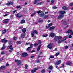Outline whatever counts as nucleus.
I'll return each mask as SVG.
<instances>
[{
  "label": "nucleus",
  "instance_id": "nucleus-1",
  "mask_svg": "<svg viewBox=\"0 0 73 73\" xmlns=\"http://www.w3.org/2000/svg\"><path fill=\"white\" fill-rule=\"evenodd\" d=\"M34 33H35V34H37L38 33V31L36 30H33V32L31 33V36L32 37H34Z\"/></svg>",
  "mask_w": 73,
  "mask_h": 73
},
{
  "label": "nucleus",
  "instance_id": "nucleus-2",
  "mask_svg": "<svg viewBox=\"0 0 73 73\" xmlns=\"http://www.w3.org/2000/svg\"><path fill=\"white\" fill-rule=\"evenodd\" d=\"M41 68L38 67V68H35L34 70H33L31 71V73H35L36 72V70H38V69H41Z\"/></svg>",
  "mask_w": 73,
  "mask_h": 73
},
{
  "label": "nucleus",
  "instance_id": "nucleus-3",
  "mask_svg": "<svg viewBox=\"0 0 73 73\" xmlns=\"http://www.w3.org/2000/svg\"><path fill=\"white\" fill-rule=\"evenodd\" d=\"M62 38L61 36H56L55 37L54 40L55 41H57L59 39H61Z\"/></svg>",
  "mask_w": 73,
  "mask_h": 73
},
{
  "label": "nucleus",
  "instance_id": "nucleus-4",
  "mask_svg": "<svg viewBox=\"0 0 73 73\" xmlns=\"http://www.w3.org/2000/svg\"><path fill=\"white\" fill-rule=\"evenodd\" d=\"M50 36L51 37H54L55 36V33L52 32H51L50 34Z\"/></svg>",
  "mask_w": 73,
  "mask_h": 73
},
{
  "label": "nucleus",
  "instance_id": "nucleus-5",
  "mask_svg": "<svg viewBox=\"0 0 73 73\" xmlns=\"http://www.w3.org/2000/svg\"><path fill=\"white\" fill-rule=\"evenodd\" d=\"M66 33H70L71 35H73V32L72 31V30L71 29L69 30L68 31L66 32Z\"/></svg>",
  "mask_w": 73,
  "mask_h": 73
},
{
  "label": "nucleus",
  "instance_id": "nucleus-6",
  "mask_svg": "<svg viewBox=\"0 0 73 73\" xmlns=\"http://www.w3.org/2000/svg\"><path fill=\"white\" fill-rule=\"evenodd\" d=\"M52 45H53V43H50L47 46V47L48 48L51 49L52 48Z\"/></svg>",
  "mask_w": 73,
  "mask_h": 73
},
{
  "label": "nucleus",
  "instance_id": "nucleus-7",
  "mask_svg": "<svg viewBox=\"0 0 73 73\" xmlns=\"http://www.w3.org/2000/svg\"><path fill=\"white\" fill-rule=\"evenodd\" d=\"M22 16H23V15H20V13H18L16 14V17L18 18H20V17H21Z\"/></svg>",
  "mask_w": 73,
  "mask_h": 73
},
{
  "label": "nucleus",
  "instance_id": "nucleus-8",
  "mask_svg": "<svg viewBox=\"0 0 73 73\" xmlns=\"http://www.w3.org/2000/svg\"><path fill=\"white\" fill-rule=\"evenodd\" d=\"M13 2H9L6 4V5L8 6L10 5H13Z\"/></svg>",
  "mask_w": 73,
  "mask_h": 73
},
{
  "label": "nucleus",
  "instance_id": "nucleus-9",
  "mask_svg": "<svg viewBox=\"0 0 73 73\" xmlns=\"http://www.w3.org/2000/svg\"><path fill=\"white\" fill-rule=\"evenodd\" d=\"M30 47H29L28 48H27V51H28V50H29V49H30V48H32V47H33V44H32L31 43L30 44Z\"/></svg>",
  "mask_w": 73,
  "mask_h": 73
},
{
  "label": "nucleus",
  "instance_id": "nucleus-10",
  "mask_svg": "<svg viewBox=\"0 0 73 73\" xmlns=\"http://www.w3.org/2000/svg\"><path fill=\"white\" fill-rule=\"evenodd\" d=\"M28 56V54L27 53H23L22 54V56L24 57H25L26 56Z\"/></svg>",
  "mask_w": 73,
  "mask_h": 73
},
{
  "label": "nucleus",
  "instance_id": "nucleus-11",
  "mask_svg": "<svg viewBox=\"0 0 73 73\" xmlns=\"http://www.w3.org/2000/svg\"><path fill=\"white\" fill-rule=\"evenodd\" d=\"M15 61L16 62H18V65H20L21 64V61L20 60L18 61L17 60H15Z\"/></svg>",
  "mask_w": 73,
  "mask_h": 73
},
{
  "label": "nucleus",
  "instance_id": "nucleus-12",
  "mask_svg": "<svg viewBox=\"0 0 73 73\" xmlns=\"http://www.w3.org/2000/svg\"><path fill=\"white\" fill-rule=\"evenodd\" d=\"M59 13L60 14L62 15V14H64V13H66V12H65V11H60L59 12Z\"/></svg>",
  "mask_w": 73,
  "mask_h": 73
},
{
  "label": "nucleus",
  "instance_id": "nucleus-13",
  "mask_svg": "<svg viewBox=\"0 0 73 73\" xmlns=\"http://www.w3.org/2000/svg\"><path fill=\"white\" fill-rule=\"evenodd\" d=\"M9 19H5V21L3 22V23L8 24V20Z\"/></svg>",
  "mask_w": 73,
  "mask_h": 73
},
{
  "label": "nucleus",
  "instance_id": "nucleus-14",
  "mask_svg": "<svg viewBox=\"0 0 73 73\" xmlns=\"http://www.w3.org/2000/svg\"><path fill=\"white\" fill-rule=\"evenodd\" d=\"M61 61L60 60H58L56 62V63L55 64L56 65H58L60 64L61 63Z\"/></svg>",
  "mask_w": 73,
  "mask_h": 73
},
{
  "label": "nucleus",
  "instance_id": "nucleus-15",
  "mask_svg": "<svg viewBox=\"0 0 73 73\" xmlns=\"http://www.w3.org/2000/svg\"><path fill=\"white\" fill-rule=\"evenodd\" d=\"M1 41L3 43H5L7 42V40H6L5 39H2Z\"/></svg>",
  "mask_w": 73,
  "mask_h": 73
},
{
  "label": "nucleus",
  "instance_id": "nucleus-16",
  "mask_svg": "<svg viewBox=\"0 0 73 73\" xmlns=\"http://www.w3.org/2000/svg\"><path fill=\"white\" fill-rule=\"evenodd\" d=\"M55 29V27L54 26H52L49 29L50 31H52V30H53V29Z\"/></svg>",
  "mask_w": 73,
  "mask_h": 73
},
{
  "label": "nucleus",
  "instance_id": "nucleus-17",
  "mask_svg": "<svg viewBox=\"0 0 73 73\" xmlns=\"http://www.w3.org/2000/svg\"><path fill=\"white\" fill-rule=\"evenodd\" d=\"M41 0H36L35 1H34V4H37V1H38V2H40V1Z\"/></svg>",
  "mask_w": 73,
  "mask_h": 73
},
{
  "label": "nucleus",
  "instance_id": "nucleus-18",
  "mask_svg": "<svg viewBox=\"0 0 73 73\" xmlns=\"http://www.w3.org/2000/svg\"><path fill=\"white\" fill-rule=\"evenodd\" d=\"M72 64V63L71 62L68 61L66 63V65H70Z\"/></svg>",
  "mask_w": 73,
  "mask_h": 73
},
{
  "label": "nucleus",
  "instance_id": "nucleus-19",
  "mask_svg": "<svg viewBox=\"0 0 73 73\" xmlns=\"http://www.w3.org/2000/svg\"><path fill=\"white\" fill-rule=\"evenodd\" d=\"M64 17V15L61 14L58 17V19H60V18H62Z\"/></svg>",
  "mask_w": 73,
  "mask_h": 73
},
{
  "label": "nucleus",
  "instance_id": "nucleus-20",
  "mask_svg": "<svg viewBox=\"0 0 73 73\" xmlns=\"http://www.w3.org/2000/svg\"><path fill=\"white\" fill-rule=\"evenodd\" d=\"M62 9L64 10H67L68 9V8L66 7V6H64L62 7Z\"/></svg>",
  "mask_w": 73,
  "mask_h": 73
},
{
  "label": "nucleus",
  "instance_id": "nucleus-21",
  "mask_svg": "<svg viewBox=\"0 0 73 73\" xmlns=\"http://www.w3.org/2000/svg\"><path fill=\"white\" fill-rule=\"evenodd\" d=\"M8 48L9 49H11L12 50H13V48H12V45H11L8 46Z\"/></svg>",
  "mask_w": 73,
  "mask_h": 73
},
{
  "label": "nucleus",
  "instance_id": "nucleus-22",
  "mask_svg": "<svg viewBox=\"0 0 73 73\" xmlns=\"http://www.w3.org/2000/svg\"><path fill=\"white\" fill-rule=\"evenodd\" d=\"M41 45H40L38 46V47L37 48V51H39V50H40L41 48Z\"/></svg>",
  "mask_w": 73,
  "mask_h": 73
},
{
  "label": "nucleus",
  "instance_id": "nucleus-23",
  "mask_svg": "<svg viewBox=\"0 0 73 73\" xmlns=\"http://www.w3.org/2000/svg\"><path fill=\"white\" fill-rule=\"evenodd\" d=\"M5 66H2L0 68V70H3V69H4L5 68Z\"/></svg>",
  "mask_w": 73,
  "mask_h": 73
},
{
  "label": "nucleus",
  "instance_id": "nucleus-24",
  "mask_svg": "<svg viewBox=\"0 0 73 73\" xmlns=\"http://www.w3.org/2000/svg\"><path fill=\"white\" fill-rule=\"evenodd\" d=\"M22 32L23 33H25L26 32V28H23L22 29Z\"/></svg>",
  "mask_w": 73,
  "mask_h": 73
},
{
  "label": "nucleus",
  "instance_id": "nucleus-25",
  "mask_svg": "<svg viewBox=\"0 0 73 73\" xmlns=\"http://www.w3.org/2000/svg\"><path fill=\"white\" fill-rule=\"evenodd\" d=\"M21 24H24L25 23V21L24 19L22 20L21 21Z\"/></svg>",
  "mask_w": 73,
  "mask_h": 73
},
{
  "label": "nucleus",
  "instance_id": "nucleus-26",
  "mask_svg": "<svg viewBox=\"0 0 73 73\" xmlns=\"http://www.w3.org/2000/svg\"><path fill=\"white\" fill-rule=\"evenodd\" d=\"M67 22L66 21H64L63 23H62V25H67Z\"/></svg>",
  "mask_w": 73,
  "mask_h": 73
},
{
  "label": "nucleus",
  "instance_id": "nucleus-27",
  "mask_svg": "<svg viewBox=\"0 0 73 73\" xmlns=\"http://www.w3.org/2000/svg\"><path fill=\"white\" fill-rule=\"evenodd\" d=\"M48 35V34H46V35H42L43 37H47Z\"/></svg>",
  "mask_w": 73,
  "mask_h": 73
},
{
  "label": "nucleus",
  "instance_id": "nucleus-28",
  "mask_svg": "<svg viewBox=\"0 0 73 73\" xmlns=\"http://www.w3.org/2000/svg\"><path fill=\"white\" fill-rule=\"evenodd\" d=\"M37 13V12L36 11H35L33 13V14H32L31 15V17H32V16H33L35 15V13Z\"/></svg>",
  "mask_w": 73,
  "mask_h": 73
},
{
  "label": "nucleus",
  "instance_id": "nucleus-29",
  "mask_svg": "<svg viewBox=\"0 0 73 73\" xmlns=\"http://www.w3.org/2000/svg\"><path fill=\"white\" fill-rule=\"evenodd\" d=\"M49 69L50 70H52V69H53V66H49Z\"/></svg>",
  "mask_w": 73,
  "mask_h": 73
},
{
  "label": "nucleus",
  "instance_id": "nucleus-30",
  "mask_svg": "<svg viewBox=\"0 0 73 73\" xmlns=\"http://www.w3.org/2000/svg\"><path fill=\"white\" fill-rule=\"evenodd\" d=\"M21 37L22 38H24V37H25V34H22L21 35Z\"/></svg>",
  "mask_w": 73,
  "mask_h": 73
},
{
  "label": "nucleus",
  "instance_id": "nucleus-31",
  "mask_svg": "<svg viewBox=\"0 0 73 73\" xmlns=\"http://www.w3.org/2000/svg\"><path fill=\"white\" fill-rule=\"evenodd\" d=\"M35 62H36L37 63H40V61H39L38 60H37L35 61Z\"/></svg>",
  "mask_w": 73,
  "mask_h": 73
},
{
  "label": "nucleus",
  "instance_id": "nucleus-32",
  "mask_svg": "<svg viewBox=\"0 0 73 73\" xmlns=\"http://www.w3.org/2000/svg\"><path fill=\"white\" fill-rule=\"evenodd\" d=\"M3 46L2 47L1 49L2 50H3V49H4L5 48V46H4V44L3 45Z\"/></svg>",
  "mask_w": 73,
  "mask_h": 73
},
{
  "label": "nucleus",
  "instance_id": "nucleus-33",
  "mask_svg": "<svg viewBox=\"0 0 73 73\" xmlns=\"http://www.w3.org/2000/svg\"><path fill=\"white\" fill-rule=\"evenodd\" d=\"M39 16L40 17H44V15L42 13L39 14Z\"/></svg>",
  "mask_w": 73,
  "mask_h": 73
},
{
  "label": "nucleus",
  "instance_id": "nucleus-34",
  "mask_svg": "<svg viewBox=\"0 0 73 73\" xmlns=\"http://www.w3.org/2000/svg\"><path fill=\"white\" fill-rule=\"evenodd\" d=\"M42 4V2H40L37 4V5H41Z\"/></svg>",
  "mask_w": 73,
  "mask_h": 73
},
{
  "label": "nucleus",
  "instance_id": "nucleus-35",
  "mask_svg": "<svg viewBox=\"0 0 73 73\" xmlns=\"http://www.w3.org/2000/svg\"><path fill=\"white\" fill-rule=\"evenodd\" d=\"M16 43L17 44H20L21 43V41H17L16 42Z\"/></svg>",
  "mask_w": 73,
  "mask_h": 73
},
{
  "label": "nucleus",
  "instance_id": "nucleus-36",
  "mask_svg": "<svg viewBox=\"0 0 73 73\" xmlns=\"http://www.w3.org/2000/svg\"><path fill=\"white\" fill-rule=\"evenodd\" d=\"M59 53H56L55 54V56H58L59 55Z\"/></svg>",
  "mask_w": 73,
  "mask_h": 73
},
{
  "label": "nucleus",
  "instance_id": "nucleus-37",
  "mask_svg": "<svg viewBox=\"0 0 73 73\" xmlns=\"http://www.w3.org/2000/svg\"><path fill=\"white\" fill-rule=\"evenodd\" d=\"M63 41V40H60L58 41V43H61V42H62Z\"/></svg>",
  "mask_w": 73,
  "mask_h": 73
},
{
  "label": "nucleus",
  "instance_id": "nucleus-38",
  "mask_svg": "<svg viewBox=\"0 0 73 73\" xmlns=\"http://www.w3.org/2000/svg\"><path fill=\"white\" fill-rule=\"evenodd\" d=\"M37 45H38V44H37V43H35L34 44V46H37Z\"/></svg>",
  "mask_w": 73,
  "mask_h": 73
},
{
  "label": "nucleus",
  "instance_id": "nucleus-39",
  "mask_svg": "<svg viewBox=\"0 0 73 73\" xmlns=\"http://www.w3.org/2000/svg\"><path fill=\"white\" fill-rule=\"evenodd\" d=\"M38 21L40 23H42V22H43V20H42L39 19L38 20Z\"/></svg>",
  "mask_w": 73,
  "mask_h": 73
},
{
  "label": "nucleus",
  "instance_id": "nucleus-40",
  "mask_svg": "<svg viewBox=\"0 0 73 73\" xmlns=\"http://www.w3.org/2000/svg\"><path fill=\"white\" fill-rule=\"evenodd\" d=\"M72 35H71V34L70 35L68 36L69 38H72Z\"/></svg>",
  "mask_w": 73,
  "mask_h": 73
},
{
  "label": "nucleus",
  "instance_id": "nucleus-41",
  "mask_svg": "<svg viewBox=\"0 0 73 73\" xmlns=\"http://www.w3.org/2000/svg\"><path fill=\"white\" fill-rule=\"evenodd\" d=\"M38 43L39 44H41V41L40 40H38Z\"/></svg>",
  "mask_w": 73,
  "mask_h": 73
},
{
  "label": "nucleus",
  "instance_id": "nucleus-42",
  "mask_svg": "<svg viewBox=\"0 0 73 73\" xmlns=\"http://www.w3.org/2000/svg\"><path fill=\"white\" fill-rule=\"evenodd\" d=\"M52 25H53V24L51 23L49 24L48 25V26H49L50 27H51V26H52Z\"/></svg>",
  "mask_w": 73,
  "mask_h": 73
},
{
  "label": "nucleus",
  "instance_id": "nucleus-43",
  "mask_svg": "<svg viewBox=\"0 0 73 73\" xmlns=\"http://www.w3.org/2000/svg\"><path fill=\"white\" fill-rule=\"evenodd\" d=\"M54 56H50V58H54Z\"/></svg>",
  "mask_w": 73,
  "mask_h": 73
},
{
  "label": "nucleus",
  "instance_id": "nucleus-44",
  "mask_svg": "<svg viewBox=\"0 0 73 73\" xmlns=\"http://www.w3.org/2000/svg\"><path fill=\"white\" fill-rule=\"evenodd\" d=\"M6 32H7V30L6 29H5L3 31V33H5Z\"/></svg>",
  "mask_w": 73,
  "mask_h": 73
},
{
  "label": "nucleus",
  "instance_id": "nucleus-45",
  "mask_svg": "<svg viewBox=\"0 0 73 73\" xmlns=\"http://www.w3.org/2000/svg\"><path fill=\"white\" fill-rule=\"evenodd\" d=\"M45 69H43L42 71H41V73H43L45 72Z\"/></svg>",
  "mask_w": 73,
  "mask_h": 73
},
{
  "label": "nucleus",
  "instance_id": "nucleus-46",
  "mask_svg": "<svg viewBox=\"0 0 73 73\" xmlns=\"http://www.w3.org/2000/svg\"><path fill=\"white\" fill-rule=\"evenodd\" d=\"M41 13V11L40 10H39L37 12V13L39 14V13Z\"/></svg>",
  "mask_w": 73,
  "mask_h": 73
},
{
  "label": "nucleus",
  "instance_id": "nucleus-47",
  "mask_svg": "<svg viewBox=\"0 0 73 73\" xmlns=\"http://www.w3.org/2000/svg\"><path fill=\"white\" fill-rule=\"evenodd\" d=\"M48 15H46L44 17L45 18H48Z\"/></svg>",
  "mask_w": 73,
  "mask_h": 73
},
{
  "label": "nucleus",
  "instance_id": "nucleus-48",
  "mask_svg": "<svg viewBox=\"0 0 73 73\" xmlns=\"http://www.w3.org/2000/svg\"><path fill=\"white\" fill-rule=\"evenodd\" d=\"M53 9H57V7L56 6H54L53 7Z\"/></svg>",
  "mask_w": 73,
  "mask_h": 73
},
{
  "label": "nucleus",
  "instance_id": "nucleus-49",
  "mask_svg": "<svg viewBox=\"0 0 73 73\" xmlns=\"http://www.w3.org/2000/svg\"><path fill=\"white\" fill-rule=\"evenodd\" d=\"M16 8H17V9L21 8H20V6H17L16 7Z\"/></svg>",
  "mask_w": 73,
  "mask_h": 73
},
{
  "label": "nucleus",
  "instance_id": "nucleus-50",
  "mask_svg": "<svg viewBox=\"0 0 73 73\" xmlns=\"http://www.w3.org/2000/svg\"><path fill=\"white\" fill-rule=\"evenodd\" d=\"M69 25H67L66 27L64 28V29H66V28H68V27H69Z\"/></svg>",
  "mask_w": 73,
  "mask_h": 73
},
{
  "label": "nucleus",
  "instance_id": "nucleus-51",
  "mask_svg": "<svg viewBox=\"0 0 73 73\" xmlns=\"http://www.w3.org/2000/svg\"><path fill=\"white\" fill-rule=\"evenodd\" d=\"M70 6H73V3H71L70 4Z\"/></svg>",
  "mask_w": 73,
  "mask_h": 73
},
{
  "label": "nucleus",
  "instance_id": "nucleus-52",
  "mask_svg": "<svg viewBox=\"0 0 73 73\" xmlns=\"http://www.w3.org/2000/svg\"><path fill=\"white\" fill-rule=\"evenodd\" d=\"M13 39L14 40L16 41V40H17V38L16 37H14L13 38Z\"/></svg>",
  "mask_w": 73,
  "mask_h": 73
},
{
  "label": "nucleus",
  "instance_id": "nucleus-53",
  "mask_svg": "<svg viewBox=\"0 0 73 73\" xmlns=\"http://www.w3.org/2000/svg\"><path fill=\"white\" fill-rule=\"evenodd\" d=\"M16 12V10H14V11L13 12V14H14V13H15V12Z\"/></svg>",
  "mask_w": 73,
  "mask_h": 73
},
{
  "label": "nucleus",
  "instance_id": "nucleus-54",
  "mask_svg": "<svg viewBox=\"0 0 73 73\" xmlns=\"http://www.w3.org/2000/svg\"><path fill=\"white\" fill-rule=\"evenodd\" d=\"M14 16L13 15H12L10 17L11 19H12L13 18Z\"/></svg>",
  "mask_w": 73,
  "mask_h": 73
},
{
  "label": "nucleus",
  "instance_id": "nucleus-55",
  "mask_svg": "<svg viewBox=\"0 0 73 73\" xmlns=\"http://www.w3.org/2000/svg\"><path fill=\"white\" fill-rule=\"evenodd\" d=\"M27 68H28V65H25V69H27Z\"/></svg>",
  "mask_w": 73,
  "mask_h": 73
},
{
  "label": "nucleus",
  "instance_id": "nucleus-56",
  "mask_svg": "<svg viewBox=\"0 0 73 73\" xmlns=\"http://www.w3.org/2000/svg\"><path fill=\"white\" fill-rule=\"evenodd\" d=\"M8 14H5V15H3V16H4V17H5V16H8Z\"/></svg>",
  "mask_w": 73,
  "mask_h": 73
},
{
  "label": "nucleus",
  "instance_id": "nucleus-57",
  "mask_svg": "<svg viewBox=\"0 0 73 73\" xmlns=\"http://www.w3.org/2000/svg\"><path fill=\"white\" fill-rule=\"evenodd\" d=\"M1 54H4V52L3 51H2L1 52Z\"/></svg>",
  "mask_w": 73,
  "mask_h": 73
},
{
  "label": "nucleus",
  "instance_id": "nucleus-58",
  "mask_svg": "<svg viewBox=\"0 0 73 73\" xmlns=\"http://www.w3.org/2000/svg\"><path fill=\"white\" fill-rule=\"evenodd\" d=\"M46 28H49L50 27L49 26H46Z\"/></svg>",
  "mask_w": 73,
  "mask_h": 73
},
{
  "label": "nucleus",
  "instance_id": "nucleus-59",
  "mask_svg": "<svg viewBox=\"0 0 73 73\" xmlns=\"http://www.w3.org/2000/svg\"><path fill=\"white\" fill-rule=\"evenodd\" d=\"M64 66H65V65H64V64H62L61 66V67H64Z\"/></svg>",
  "mask_w": 73,
  "mask_h": 73
},
{
  "label": "nucleus",
  "instance_id": "nucleus-60",
  "mask_svg": "<svg viewBox=\"0 0 73 73\" xmlns=\"http://www.w3.org/2000/svg\"><path fill=\"white\" fill-rule=\"evenodd\" d=\"M54 3V1H52L51 2V4H53Z\"/></svg>",
  "mask_w": 73,
  "mask_h": 73
},
{
  "label": "nucleus",
  "instance_id": "nucleus-61",
  "mask_svg": "<svg viewBox=\"0 0 73 73\" xmlns=\"http://www.w3.org/2000/svg\"><path fill=\"white\" fill-rule=\"evenodd\" d=\"M12 42H11V41H10L9 42V45H10V44H12Z\"/></svg>",
  "mask_w": 73,
  "mask_h": 73
},
{
  "label": "nucleus",
  "instance_id": "nucleus-62",
  "mask_svg": "<svg viewBox=\"0 0 73 73\" xmlns=\"http://www.w3.org/2000/svg\"><path fill=\"white\" fill-rule=\"evenodd\" d=\"M66 39L65 38H64V39H63V41H65V40H66Z\"/></svg>",
  "mask_w": 73,
  "mask_h": 73
},
{
  "label": "nucleus",
  "instance_id": "nucleus-63",
  "mask_svg": "<svg viewBox=\"0 0 73 73\" xmlns=\"http://www.w3.org/2000/svg\"><path fill=\"white\" fill-rule=\"evenodd\" d=\"M68 48V46H66L65 48L66 49H67Z\"/></svg>",
  "mask_w": 73,
  "mask_h": 73
},
{
  "label": "nucleus",
  "instance_id": "nucleus-64",
  "mask_svg": "<svg viewBox=\"0 0 73 73\" xmlns=\"http://www.w3.org/2000/svg\"><path fill=\"white\" fill-rule=\"evenodd\" d=\"M43 53V52H40V54H42Z\"/></svg>",
  "mask_w": 73,
  "mask_h": 73
}]
</instances>
